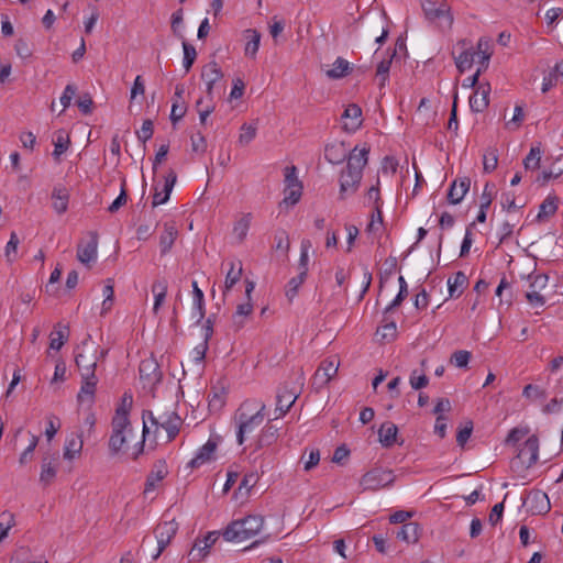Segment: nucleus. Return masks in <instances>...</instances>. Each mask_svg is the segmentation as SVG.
I'll use <instances>...</instances> for the list:
<instances>
[{
	"instance_id": "1",
	"label": "nucleus",
	"mask_w": 563,
	"mask_h": 563,
	"mask_svg": "<svg viewBox=\"0 0 563 563\" xmlns=\"http://www.w3.org/2000/svg\"><path fill=\"white\" fill-rule=\"evenodd\" d=\"M369 147L358 148L355 146L349 155L346 168L340 175L339 199L344 200L346 197L354 195L361 184L363 177V168L368 161Z\"/></svg>"
},
{
	"instance_id": "2",
	"label": "nucleus",
	"mask_w": 563,
	"mask_h": 563,
	"mask_svg": "<svg viewBox=\"0 0 563 563\" xmlns=\"http://www.w3.org/2000/svg\"><path fill=\"white\" fill-rule=\"evenodd\" d=\"M264 518L250 515L241 520H235L223 531V538L229 542H241L256 536L263 528Z\"/></svg>"
},
{
	"instance_id": "3",
	"label": "nucleus",
	"mask_w": 563,
	"mask_h": 563,
	"mask_svg": "<svg viewBox=\"0 0 563 563\" xmlns=\"http://www.w3.org/2000/svg\"><path fill=\"white\" fill-rule=\"evenodd\" d=\"M251 405V402H244L236 412L235 419L238 421L236 441L242 445L245 441L246 434L254 432L264 420L265 405L261 404L258 409L247 415L244 410Z\"/></svg>"
},
{
	"instance_id": "4",
	"label": "nucleus",
	"mask_w": 563,
	"mask_h": 563,
	"mask_svg": "<svg viewBox=\"0 0 563 563\" xmlns=\"http://www.w3.org/2000/svg\"><path fill=\"white\" fill-rule=\"evenodd\" d=\"M75 362L80 375L96 374L98 363V347L91 342V335L81 342L76 349Z\"/></svg>"
},
{
	"instance_id": "5",
	"label": "nucleus",
	"mask_w": 563,
	"mask_h": 563,
	"mask_svg": "<svg viewBox=\"0 0 563 563\" xmlns=\"http://www.w3.org/2000/svg\"><path fill=\"white\" fill-rule=\"evenodd\" d=\"M394 482L395 475L393 471L384 467H374L362 476L360 485L364 490L376 492L391 486Z\"/></svg>"
},
{
	"instance_id": "6",
	"label": "nucleus",
	"mask_w": 563,
	"mask_h": 563,
	"mask_svg": "<svg viewBox=\"0 0 563 563\" xmlns=\"http://www.w3.org/2000/svg\"><path fill=\"white\" fill-rule=\"evenodd\" d=\"M140 379L143 388L153 393L155 387L161 383L163 373L159 368L157 361L154 357H147L140 363L139 366Z\"/></svg>"
},
{
	"instance_id": "7",
	"label": "nucleus",
	"mask_w": 563,
	"mask_h": 563,
	"mask_svg": "<svg viewBox=\"0 0 563 563\" xmlns=\"http://www.w3.org/2000/svg\"><path fill=\"white\" fill-rule=\"evenodd\" d=\"M284 181H285V189H284V200L283 202L286 205L294 206L296 205L302 195V184L297 177V168L296 166H287L284 170Z\"/></svg>"
},
{
	"instance_id": "8",
	"label": "nucleus",
	"mask_w": 563,
	"mask_h": 563,
	"mask_svg": "<svg viewBox=\"0 0 563 563\" xmlns=\"http://www.w3.org/2000/svg\"><path fill=\"white\" fill-rule=\"evenodd\" d=\"M99 235L96 231H89L87 238L81 240L77 246V260L90 267L96 262L98 253Z\"/></svg>"
},
{
	"instance_id": "9",
	"label": "nucleus",
	"mask_w": 563,
	"mask_h": 563,
	"mask_svg": "<svg viewBox=\"0 0 563 563\" xmlns=\"http://www.w3.org/2000/svg\"><path fill=\"white\" fill-rule=\"evenodd\" d=\"M112 432L109 439V450L112 455L118 454L128 441V435L132 433L131 423H124L123 420L118 419L111 421Z\"/></svg>"
},
{
	"instance_id": "10",
	"label": "nucleus",
	"mask_w": 563,
	"mask_h": 563,
	"mask_svg": "<svg viewBox=\"0 0 563 563\" xmlns=\"http://www.w3.org/2000/svg\"><path fill=\"white\" fill-rule=\"evenodd\" d=\"M422 10L430 21L444 19L451 25L453 18L445 0H421Z\"/></svg>"
},
{
	"instance_id": "11",
	"label": "nucleus",
	"mask_w": 563,
	"mask_h": 563,
	"mask_svg": "<svg viewBox=\"0 0 563 563\" xmlns=\"http://www.w3.org/2000/svg\"><path fill=\"white\" fill-rule=\"evenodd\" d=\"M339 365V362L334 358H327L322 361L312 378V385L314 388L321 389L327 386L328 383L336 375Z\"/></svg>"
},
{
	"instance_id": "12",
	"label": "nucleus",
	"mask_w": 563,
	"mask_h": 563,
	"mask_svg": "<svg viewBox=\"0 0 563 563\" xmlns=\"http://www.w3.org/2000/svg\"><path fill=\"white\" fill-rule=\"evenodd\" d=\"M218 539L219 534L217 532H209L205 538L196 539L189 552L190 561L200 562L207 555L208 549H210Z\"/></svg>"
},
{
	"instance_id": "13",
	"label": "nucleus",
	"mask_w": 563,
	"mask_h": 563,
	"mask_svg": "<svg viewBox=\"0 0 563 563\" xmlns=\"http://www.w3.org/2000/svg\"><path fill=\"white\" fill-rule=\"evenodd\" d=\"M223 73L217 62H209L202 67L201 78L206 82V92L208 97H212L214 85L221 80Z\"/></svg>"
},
{
	"instance_id": "14",
	"label": "nucleus",
	"mask_w": 563,
	"mask_h": 563,
	"mask_svg": "<svg viewBox=\"0 0 563 563\" xmlns=\"http://www.w3.org/2000/svg\"><path fill=\"white\" fill-rule=\"evenodd\" d=\"M298 395L294 389H288L286 386H283L278 389L276 396V409L278 415L275 416V419L283 417L295 404Z\"/></svg>"
},
{
	"instance_id": "15",
	"label": "nucleus",
	"mask_w": 563,
	"mask_h": 563,
	"mask_svg": "<svg viewBox=\"0 0 563 563\" xmlns=\"http://www.w3.org/2000/svg\"><path fill=\"white\" fill-rule=\"evenodd\" d=\"M527 503L529 505V510L533 515H544L551 509L548 495L541 490L530 492L527 497Z\"/></svg>"
},
{
	"instance_id": "16",
	"label": "nucleus",
	"mask_w": 563,
	"mask_h": 563,
	"mask_svg": "<svg viewBox=\"0 0 563 563\" xmlns=\"http://www.w3.org/2000/svg\"><path fill=\"white\" fill-rule=\"evenodd\" d=\"M159 427H162L167 432L168 441H173L179 433L183 419L176 411L164 412L159 416Z\"/></svg>"
},
{
	"instance_id": "17",
	"label": "nucleus",
	"mask_w": 563,
	"mask_h": 563,
	"mask_svg": "<svg viewBox=\"0 0 563 563\" xmlns=\"http://www.w3.org/2000/svg\"><path fill=\"white\" fill-rule=\"evenodd\" d=\"M98 384V378L96 374L81 375V387L77 395V399L79 402L88 401L89 404L93 402L96 387Z\"/></svg>"
},
{
	"instance_id": "18",
	"label": "nucleus",
	"mask_w": 563,
	"mask_h": 563,
	"mask_svg": "<svg viewBox=\"0 0 563 563\" xmlns=\"http://www.w3.org/2000/svg\"><path fill=\"white\" fill-rule=\"evenodd\" d=\"M176 180H177V175L173 169H170L167 173V175L165 176V183H164L162 191H158L157 187H155V192L153 195V201H152L153 207L163 205L169 199L170 192L176 184Z\"/></svg>"
},
{
	"instance_id": "19",
	"label": "nucleus",
	"mask_w": 563,
	"mask_h": 563,
	"mask_svg": "<svg viewBox=\"0 0 563 563\" xmlns=\"http://www.w3.org/2000/svg\"><path fill=\"white\" fill-rule=\"evenodd\" d=\"M470 186H471V179L468 177H462V178L454 180L449 188V192H448L449 202L452 205L460 203L463 200V198L465 197V195L467 194V191L470 190Z\"/></svg>"
},
{
	"instance_id": "20",
	"label": "nucleus",
	"mask_w": 563,
	"mask_h": 563,
	"mask_svg": "<svg viewBox=\"0 0 563 563\" xmlns=\"http://www.w3.org/2000/svg\"><path fill=\"white\" fill-rule=\"evenodd\" d=\"M489 84L479 85L473 96L470 97V107L475 112L484 111L489 104Z\"/></svg>"
},
{
	"instance_id": "21",
	"label": "nucleus",
	"mask_w": 563,
	"mask_h": 563,
	"mask_svg": "<svg viewBox=\"0 0 563 563\" xmlns=\"http://www.w3.org/2000/svg\"><path fill=\"white\" fill-rule=\"evenodd\" d=\"M84 448V440L81 433H71L67 437L64 445L63 457L67 461H73L79 457Z\"/></svg>"
},
{
	"instance_id": "22",
	"label": "nucleus",
	"mask_w": 563,
	"mask_h": 563,
	"mask_svg": "<svg viewBox=\"0 0 563 563\" xmlns=\"http://www.w3.org/2000/svg\"><path fill=\"white\" fill-rule=\"evenodd\" d=\"M178 236V230L174 222H165L159 236L161 255H166L173 247Z\"/></svg>"
},
{
	"instance_id": "23",
	"label": "nucleus",
	"mask_w": 563,
	"mask_h": 563,
	"mask_svg": "<svg viewBox=\"0 0 563 563\" xmlns=\"http://www.w3.org/2000/svg\"><path fill=\"white\" fill-rule=\"evenodd\" d=\"M349 155L350 153L343 142H336L325 145L324 158L333 165L341 164L345 159L349 161Z\"/></svg>"
},
{
	"instance_id": "24",
	"label": "nucleus",
	"mask_w": 563,
	"mask_h": 563,
	"mask_svg": "<svg viewBox=\"0 0 563 563\" xmlns=\"http://www.w3.org/2000/svg\"><path fill=\"white\" fill-rule=\"evenodd\" d=\"M217 449V443L212 440H208L206 444H203L197 452L194 459H191L188 463V466L191 468L199 467L207 462L211 461L212 455L214 454Z\"/></svg>"
},
{
	"instance_id": "25",
	"label": "nucleus",
	"mask_w": 563,
	"mask_h": 563,
	"mask_svg": "<svg viewBox=\"0 0 563 563\" xmlns=\"http://www.w3.org/2000/svg\"><path fill=\"white\" fill-rule=\"evenodd\" d=\"M53 209L58 213L63 214L68 209L69 191L65 186L57 185L52 191Z\"/></svg>"
},
{
	"instance_id": "26",
	"label": "nucleus",
	"mask_w": 563,
	"mask_h": 563,
	"mask_svg": "<svg viewBox=\"0 0 563 563\" xmlns=\"http://www.w3.org/2000/svg\"><path fill=\"white\" fill-rule=\"evenodd\" d=\"M56 457L44 456L41 464L40 483L48 486L53 483L57 474Z\"/></svg>"
},
{
	"instance_id": "27",
	"label": "nucleus",
	"mask_w": 563,
	"mask_h": 563,
	"mask_svg": "<svg viewBox=\"0 0 563 563\" xmlns=\"http://www.w3.org/2000/svg\"><path fill=\"white\" fill-rule=\"evenodd\" d=\"M398 428L393 422H385L378 430L379 441L383 446L390 448L397 440Z\"/></svg>"
},
{
	"instance_id": "28",
	"label": "nucleus",
	"mask_w": 563,
	"mask_h": 563,
	"mask_svg": "<svg viewBox=\"0 0 563 563\" xmlns=\"http://www.w3.org/2000/svg\"><path fill=\"white\" fill-rule=\"evenodd\" d=\"M382 323L376 334L380 335V340L383 341H393L397 335L396 322L389 318V313H385L384 311Z\"/></svg>"
},
{
	"instance_id": "29",
	"label": "nucleus",
	"mask_w": 563,
	"mask_h": 563,
	"mask_svg": "<svg viewBox=\"0 0 563 563\" xmlns=\"http://www.w3.org/2000/svg\"><path fill=\"white\" fill-rule=\"evenodd\" d=\"M352 70L351 64L343 57H338L332 67L325 71V75L330 79H341L349 75Z\"/></svg>"
},
{
	"instance_id": "30",
	"label": "nucleus",
	"mask_w": 563,
	"mask_h": 563,
	"mask_svg": "<svg viewBox=\"0 0 563 563\" xmlns=\"http://www.w3.org/2000/svg\"><path fill=\"white\" fill-rule=\"evenodd\" d=\"M420 537V527L417 522L404 523L397 532V539L407 543L418 542Z\"/></svg>"
},
{
	"instance_id": "31",
	"label": "nucleus",
	"mask_w": 563,
	"mask_h": 563,
	"mask_svg": "<svg viewBox=\"0 0 563 563\" xmlns=\"http://www.w3.org/2000/svg\"><path fill=\"white\" fill-rule=\"evenodd\" d=\"M244 38L246 40L244 53L251 58H255L261 43V33L256 30L249 29L244 32Z\"/></svg>"
},
{
	"instance_id": "32",
	"label": "nucleus",
	"mask_w": 563,
	"mask_h": 563,
	"mask_svg": "<svg viewBox=\"0 0 563 563\" xmlns=\"http://www.w3.org/2000/svg\"><path fill=\"white\" fill-rule=\"evenodd\" d=\"M467 284V277L463 272H456L453 277L448 279L449 295L451 298H457L463 292V287Z\"/></svg>"
},
{
	"instance_id": "33",
	"label": "nucleus",
	"mask_w": 563,
	"mask_h": 563,
	"mask_svg": "<svg viewBox=\"0 0 563 563\" xmlns=\"http://www.w3.org/2000/svg\"><path fill=\"white\" fill-rule=\"evenodd\" d=\"M178 530V523L172 519L169 521L161 522L155 528L156 539H165L166 541H172L176 536Z\"/></svg>"
},
{
	"instance_id": "34",
	"label": "nucleus",
	"mask_w": 563,
	"mask_h": 563,
	"mask_svg": "<svg viewBox=\"0 0 563 563\" xmlns=\"http://www.w3.org/2000/svg\"><path fill=\"white\" fill-rule=\"evenodd\" d=\"M192 299L195 309L194 316H197V322H200L206 314L205 295L195 280L192 282Z\"/></svg>"
},
{
	"instance_id": "35",
	"label": "nucleus",
	"mask_w": 563,
	"mask_h": 563,
	"mask_svg": "<svg viewBox=\"0 0 563 563\" xmlns=\"http://www.w3.org/2000/svg\"><path fill=\"white\" fill-rule=\"evenodd\" d=\"M474 53L475 56L478 57L477 63L484 65V68H487L493 54L490 40L481 37L477 43V51Z\"/></svg>"
},
{
	"instance_id": "36",
	"label": "nucleus",
	"mask_w": 563,
	"mask_h": 563,
	"mask_svg": "<svg viewBox=\"0 0 563 563\" xmlns=\"http://www.w3.org/2000/svg\"><path fill=\"white\" fill-rule=\"evenodd\" d=\"M133 405V397L131 394L124 393L121 399V404L115 410V415L112 418V421H117L118 419H122L124 423H131L129 419V412Z\"/></svg>"
},
{
	"instance_id": "37",
	"label": "nucleus",
	"mask_w": 563,
	"mask_h": 563,
	"mask_svg": "<svg viewBox=\"0 0 563 563\" xmlns=\"http://www.w3.org/2000/svg\"><path fill=\"white\" fill-rule=\"evenodd\" d=\"M520 454H529L528 466H532L538 462L539 440L536 435H531L526 440L525 445L520 451Z\"/></svg>"
},
{
	"instance_id": "38",
	"label": "nucleus",
	"mask_w": 563,
	"mask_h": 563,
	"mask_svg": "<svg viewBox=\"0 0 563 563\" xmlns=\"http://www.w3.org/2000/svg\"><path fill=\"white\" fill-rule=\"evenodd\" d=\"M242 275V264L240 262H230V269L227 273L225 282H224V290L223 296H225L227 291L233 288V286L240 280Z\"/></svg>"
},
{
	"instance_id": "39",
	"label": "nucleus",
	"mask_w": 563,
	"mask_h": 563,
	"mask_svg": "<svg viewBox=\"0 0 563 563\" xmlns=\"http://www.w3.org/2000/svg\"><path fill=\"white\" fill-rule=\"evenodd\" d=\"M558 197L549 195L540 205L537 219L539 221L553 216L558 210Z\"/></svg>"
},
{
	"instance_id": "40",
	"label": "nucleus",
	"mask_w": 563,
	"mask_h": 563,
	"mask_svg": "<svg viewBox=\"0 0 563 563\" xmlns=\"http://www.w3.org/2000/svg\"><path fill=\"white\" fill-rule=\"evenodd\" d=\"M54 143V152L53 156L55 159H59V156L64 154L69 146V136L64 130H58L55 134Z\"/></svg>"
},
{
	"instance_id": "41",
	"label": "nucleus",
	"mask_w": 563,
	"mask_h": 563,
	"mask_svg": "<svg viewBox=\"0 0 563 563\" xmlns=\"http://www.w3.org/2000/svg\"><path fill=\"white\" fill-rule=\"evenodd\" d=\"M366 198L368 201L373 202L375 211L378 213V223H383V212H382V198L379 191V179H377L376 185H373L366 192Z\"/></svg>"
},
{
	"instance_id": "42",
	"label": "nucleus",
	"mask_w": 563,
	"mask_h": 563,
	"mask_svg": "<svg viewBox=\"0 0 563 563\" xmlns=\"http://www.w3.org/2000/svg\"><path fill=\"white\" fill-rule=\"evenodd\" d=\"M253 311V305L247 299V302L240 303L236 307V311L234 312L232 319L233 324L235 325L236 330H240L244 325V318L250 316Z\"/></svg>"
},
{
	"instance_id": "43",
	"label": "nucleus",
	"mask_w": 563,
	"mask_h": 563,
	"mask_svg": "<svg viewBox=\"0 0 563 563\" xmlns=\"http://www.w3.org/2000/svg\"><path fill=\"white\" fill-rule=\"evenodd\" d=\"M361 117H362V109L356 103L349 104L342 114L343 119L351 120L350 129L353 131L356 130L357 128H360V125L362 123Z\"/></svg>"
},
{
	"instance_id": "44",
	"label": "nucleus",
	"mask_w": 563,
	"mask_h": 563,
	"mask_svg": "<svg viewBox=\"0 0 563 563\" xmlns=\"http://www.w3.org/2000/svg\"><path fill=\"white\" fill-rule=\"evenodd\" d=\"M277 432L278 429L275 428L274 426H266L262 430V433L257 439L256 448L262 449L264 446H269L271 444H273L277 439Z\"/></svg>"
},
{
	"instance_id": "45",
	"label": "nucleus",
	"mask_w": 563,
	"mask_h": 563,
	"mask_svg": "<svg viewBox=\"0 0 563 563\" xmlns=\"http://www.w3.org/2000/svg\"><path fill=\"white\" fill-rule=\"evenodd\" d=\"M398 283H399L398 294L394 298V300L385 308V313H390L391 310L399 307L401 305V302L408 296V285L405 280L404 276H399Z\"/></svg>"
},
{
	"instance_id": "46",
	"label": "nucleus",
	"mask_w": 563,
	"mask_h": 563,
	"mask_svg": "<svg viewBox=\"0 0 563 563\" xmlns=\"http://www.w3.org/2000/svg\"><path fill=\"white\" fill-rule=\"evenodd\" d=\"M456 68L460 73L470 69L475 60V53L471 49H464L459 56L454 57Z\"/></svg>"
},
{
	"instance_id": "47",
	"label": "nucleus",
	"mask_w": 563,
	"mask_h": 563,
	"mask_svg": "<svg viewBox=\"0 0 563 563\" xmlns=\"http://www.w3.org/2000/svg\"><path fill=\"white\" fill-rule=\"evenodd\" d=\"M542 152L539 146H533L523 159V166L527 170H536L540 166Z\"/></svg>"
},
{
	"instance_id": "48",
	"label": "nucleus",
	"mask_w": 563,
	"mask_h": 563,
	"mask_svg": "<svg viewBox=\"0 0 563 563\" xmlns=\"http://www.w3.org/2000/svg\"><path fill=\"white\" fill-rule=\"evenodd\" d=\"M306 277H307V274L305 272H299V274L296 277H292L288 282L285 294H286V297L290 301L296 297L300 286L306 280Z\"/></svg>"
},
{
	"instance_id": "49",
	"label": "nucleus",
	"mask_w": 563,
	"mask_h": 563,
	"mask_svg": "<svg viewBox=\"0 0 563 563\" xmlns=\"http://www.w3.org/2000/svg\"><path fill=\"white\" fill-rule=\"evenodd\" d=\"M14 526V515L9 511H3L0 515V543L8 537L10 529Z\"/></svg>"
},
{
	"instance_id": "50",
	"label": "nucleus",
	"mask_w": 563,
	"mask_h": 563,
	"mask_svg": "<svg viewBox=\"0 0 563 563\" xmlns=\"http://www.w3.org/2000/svg\"><path fill=\"white\" fill-rule=\"evenodd\" d=\"M498 164V154L496 148H487L483 155V169L485 173H492Z\"/></svg>"
},
{
	"instance_id": "51",
	"label": "nucleus",
	"mask_w": 563,
	"mask_h": 563,
	"mask_svg": "<svg viewBox=\"0 0 563 563\" xmlns=\"http://www.w3.org/2000/svg\"><path fill=\"white\" fill-rule=\"evenodd\" d=\"M183 49H184V58H183V65L186 71H189L192 67L196 58H197V51L190 43L183 41Z\"/></svg>"
},
{
	"instance_id": "52",
	"label": "nucleus",
	"mask_w": 563,
	"mask_h": 563,
	"mask_svg": "<svg viewBox=\"0 0 563 563\" xmlns=\"http://www.w3.org/2000/svg\"><path fill=\"white\" fill-rule=\"evenodd\" d=\"M312 247L311 241L303 239L300 244V258L298 264L299 272L308 274L309 250Z\"/></svg>"
},
{
	"instance_id": "53",
	"label": "nucleus",
	"mask_w": 563,
	"mask_h": 563,
	"mask_svg": "<svg viewBox=\"0 0 563 563\" xmlns=\"http://www.w3.org/2000/svg\"><path fill=\"white\" fill-rule=\"evenodd\" d=\"M256 126L253 124L244 123L241 126V132L239 135V144L245 146L250 144L256 136Z\"/></svg>"
},
{
	"instance_id": "54",
	"label": "nucleus",
	"mask_w": 563,
	"mask_h": 563,
	"mask_svg": "<svg viewBox=\"0 0 563 563\" xmlns=\"http://www.w3.org/2000/svg\"><path fill=\"white\" fill-rule=\"evenodd\" d=\"M37 444H38V437L35 434H31L30 443L26 446V449L21 453L20 459H19V463L21 465H25L32 460L33 452L36 449Z\"/></svg>"
},
{
	"instance_id": "55",
	"label": "nucleus",
	"mask_w": 563,
	"mask_h": 563,
	"mask_svg": "<svg viewBox=\"0 0 563 563\" xmlns=\"http://www.w3.org/2000/svg\"><path fill=\"white\" fill-rule=\"evenodd\" d=\"M473 432V422L471 420L465 421L464 426L457 430L456 443L463 448L467 440L471 438Z\"/></svg>"
},
{
	"instance_id": "56",
	"label": "nucleus",
	"mask_w": 563,
	"mask_h": 563,
	"mask_svg": "<svg viewBox=\"0 0 563 563\" xmlns=\"http://www.w3.org/2000/svg\"><path fill=\"white\" fill-rule=\"evenodd\" d=\"M128 201V195L125 189V179L122 180L120 195L113 200V202L108 207V211L110 213H115L121 207H123Z\"/></svg>"
},
{
	"instance_id": "57",
	"label": "nucleus",
	"mask_w": 563,
	"mask_h": 563,
	"mask_svg": "<svg viewBox=\"0 0 563 563\" xmlns=\"http://www.w3.org/2000/svg\"><path fill=\"white\" fill-rule=\"evenodd\" d=\"M19 245V238L15 232H12L10 235V240L5 245V257L8 262H13L16 258Z\"/></svg>"
},
{
	"instance_id": "58",
	"label": "nucleus",
	"mask_w": 563,
	"mask_h": 563,
	"mask_svg": "<svg viewBox=\"0 0 563 563\" xmlns=\"http://www.w3.org/2000/svg\"><path fill=\"white\" fill-rule=\"evenodd\" d=\"M224 405V391L221 389L212 388L209 394V407L214 410H219Z\"/></svg>"
},
{
	"instance_id": "59",
	"label": "nucleus",
	"mask_w": 563,
	"mask_h": 563,
	"mask_svg": "<svg viewBox=\"0 0 563 563\" xmlns=\"http://www.w3.org/2000/svg\"><path fill=\"white\" fill-rule=\"evenodd\" d=\"M154 126L153 121L150 119H146L143 121L142 128L140 131H136V136L139 141L142 143H145L153 136Z\"/></svg>"
},
{
	"instance_id": "60",
	"label": "nucleus",
	"mask_w": 563,
	"mask_h": 563,
	"mask_svg": "<svg viewBox=\"0 0 563 563\" xmlns=\"http://www.w3.org/2000/svg\"><path fill=\"white\" fill-rule=\"evenodd\" d=\"M471 360V353L465 350L455 351L451 356V362L456 367H466Z\"/></svg>"
},
{
	"instance_id": "61",
	"label": "nucleus",
	"mask_w": 563,
	"mask_h": 563,
	"mask_svg": "<svg viewBox=\"0 0 563 563\" xmlns=\"http://www.w3.org/2000/svg\"><path fill=\"white\" fill-rule=\"evenodd\" d=\"M66 340H67V328H65V331H63V330L56 331L55 333H52L49 347L58 351L62 349V346L64 345Z\"/></svg>"
},
{
	"instance_id": "62",
	"label": "nucleus",
	"mask_w": 563,
	"mask_h": 563,
	"mask_svg": "<svg viewBox=\"0 0 563 563\" xmlns=\"http://www.w3.org/2000/svg\"><path fill=\"white\" fill-rule=\"evenodd\" d=\"M390 65H391V57L388 59H383L377 65L376 76L380 79V86H384L388 78Z\"/></svg>"
},
{
	"instance_id": "63",
	"label": "nucleus",
	"mask_w": 563,
	"mask_h": 563,
	"mask_svg": "<svg viewBox=\"0 0 563 563\" xmlns=\"http://www.w3.org/2000/svg\"><path fill=\"white\" fill-rule=\"evenodd\" d=\"M191 150L195 153L203 154L207 150V142L205 136L198 132L191 135Z\"/></svg>"
},
{
	"instance_id": "64",
	"label": "nucleus",
	"mask_w": 563,
	"mask_h": 563,
	"mask_svg": "<svg viewBox=\"0 0 563 563\" xmlns=\"http://www.w3.org/2000/svg\"><path fill=\"white\" fill-rule=\"evenodd\" d=\"M409 382H410V386L416 390H419V389L426 387L429 383L428 377L424 374L418 375L417 369L412 371Z\"/></svg>"
}]
</instances>
